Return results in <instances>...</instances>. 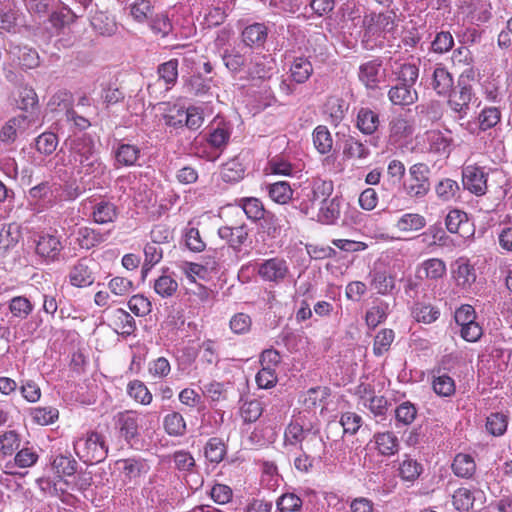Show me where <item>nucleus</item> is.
<instances>
[{
	"label": "nucleus",
	"mask_w": 512,
	"mask_h": 512,
	"mask_svg": "<svg viewBox=\"0 0 512 512\" xmlns=\"http://www.w3.org/2000/svg\"><path fill=\"white\" fill-rule=\"evenodd\" d=\"M67 152L63 149V163L74 173L93 178L102 177L107 170L96 149L94 138L89 134H82L69 138L64 142Z\"/></svg>",
	"instance_id": "obj_1"
},
{
	"label": "nucleus",
	"mask_w": 512,
	"mask_h": 512,
	"mask_svg": "<svg viewBox=\"0 0 512 512\" xmlns=\"http://www.w3.org/2000/svg\"><path fill=\"white\" fill-rule=\"evenodd\" d=\"M284 445L319 454H325L326 449L319 423L304 414L294 417L285 428Z\"/></svg>",
	"instance_id": "obj_2"
},
{
	"label": "nucleus",
	"mask_w": 512,
	"mask_h": 512,
	"mask_svg": "<svg viewBox=\"0 0 512 512\" xmlns=\"http://www.w3.org/2000/svg\"><path fill=\"white\" fill-rule=\"evenodd\" d=\"M496 182L498 185L506 182V176L501 169H492L478 165H467L462 170V183L464 189L476 196H483L488 191V181Z\"/></svg>",
	"instance_id": "obj_3"
},
{
	"label": "nucleus",
	"mask_w": 512,
	"mask_h": 512,
	"mask_svg": "<svg viewBox=\"0 0 512 512\" xmlns=\"http://www.w3.org/2000/svg\"><path fill=\"white\" fill-rule=\"evenodd\" d=\"M76 455L86 464L103 461L108 453L104 437L97 432H90L74 442Z\"/></svg>",
	"instance_id": "obj_4"
},
{
	"label": "nucleus",
	"mask_w": 512,
	"mask_h": 512,
	"mask_svg": "<svg viewBox=\"0 0 512 512\" xmlns=\"http://www.w3.org/2000/svg\"><path fill=\"white\" fill-rule=\"evenodd\" d=\"M429 166L425 163H415L408 169V177L403 182V191L411 199H422L430 191Z\"/></svg>",
	"instance_id": "obj_5"
},
{
	"label": "nucleus",
	"mask_w": 512,
	"mask_h": 512,
	"mask_svg": "<svg viewBox=\"0 0 512 512\" xmlns=\"http://www.w3.org/2000/svg\"><path fill=\"white\" fill-rule=\"evenodd\" d=\"M334 185L331 180L321 178L313 179L303 190V198L299 203V210L304 215H309L317 203H324L333 193Z\"/></svg>",
	"instance_id": "obj_6"
},
{
	"label": "nucleus",
	"mask_w": 512,
	"mask_h": 512,
	"mask_svg": "<svg viewBox=\"0 0 512 512\" xmlns=\"http://www.w3.org/2000/svg\"><path fill=\"white\" fill-rule=\"evenodd\" d=\"M36 243V254L46 264H51L60 260L61 252L64 248L61 236L55 230L53 232H42Z\"/></svg>",
	"instance_id": "obj_7"
},
{
	"label": "nucleus",
	"mask_w": 512,
	"mask_h": 512,
	"mask_svg": "<svg viewBox=\"0 0 512 512\" xmlns=\"http://www.w3.org/2000/svg\"><path fill=\"white\" fill-rule=\"evenodd\" d=\"M257 273L263 281L279 284L290 276V268L285 259L273 257L261 262L258 265Z\"/></svg>",
	"instance_id": "obj_8"
},
{
	"label": "nucleus",
	"mask_w": 512,
	"mask_h": 512,
	"mask_svg": "<svg viewBox=\"0 0 512 512\" xmlns=\"http://www.w3.org/2000/svg\"><path fill=\"white\" fill-rule=\"evenodd\" d=\"M141 421V414L133 410H125L115 416V426L126 443L132 444L134 440L138 439Z\"/></svg>",
	"instance_id": "obj_9"
},
{
	"label": "nucleus",
	"mask_w": 512,
	"mask_h": 512,
	"mask_svg": "<svg viewBox=\"0 0 512 512\" xmlns=\"http://www.w3.org/2000/svg\"><path fill=\"white\" fill-rule=\"evenodd\" d=\"M95 265V262L87 257L77 260L68 273L69 283L77 288L91 286L95 281Z\"/></svg>",
	"instance_id": "obj_10"
},
{
	"label": "nucleus",
	"mask_w": 512,
	"mask_h": 512,
	"mask_svg": "<svg viewBox=\"0 0 512 512\" xmlns=\"http://www.w3.org/2000/svg\"><path fill=\"white\" fill-rule=\"evenodd\" d=\"M385 77V69L381 58H374L360 64L358 79L368 90H376Z\"/></svg>",
	"instance_id": "obj_11"
},
{
	"label": "nucleus",
	"mask_w": 512,
	"mask_h": 512,
	"mask_svg": "<svg viewBox=\"0 0 512 512\" xmlns=\"http://www.w3.org/2000/svg\"><path fill=\"white\" fill-rule=\"evenodd\" d=\"M91 209V219L94 223L99 225L109 224L116 221L119 215L117 205L109 199L105 198H89Z\"/></svg>",
	"instance_id": "obj_12"
},
{
	"label": "nucleus",
	"mask_w": 512,
	"mask_h": 512,
	"mask_svg": "<svg viewBox=\"0 0 512 512\" xmlns=\"http://www.w3.org/2000/svg\"><path fill=\"white\" fill-rule=\"evenodd\" d=\"M54 185L48 181L41 182L28 191L29 204L34 206L37 211H44L52 207L56 202Z\"/></svg>",
	"instance_id": "obj_13"
},
{
	"label": "nucleus",
	"mask_w": 512,
	"mask_h": 512,
	"mask_svg": "<svg viewBox=\"0 0 512 512\" xmlns=\"http://www.w3.org/2000/svg\"><path fill=\"white\" fill-rule=\"evenodd\" d=\"M275 68V60L270 54L254 53L250 51V61L247 68V78H270Z\"/></svg>",
	"instance_id": "obj_14"
},
{
	"label": "nucleus",
	"mask_w": 512,
	"mask_h": 512,
	"mask_svg": "<svg viewBox=\"0 0 512 512\" xmlns=\"http://www.w3.org/2000/svg\"><path fill=\"white\" fill-rule=\"evenodd\" d=\"M473 96V89L469 84H459V90L447 96L448 106L457 114L458 120L467 116Z\"/></svg>",
	"instance_id": "obj_15"
},
{
	"label": "nucleus",
	"mask_w": 512,
	"mask_h": 512,
	"mask_svg": "<svg viewBox=\"0 0 512 512\" xmlns=\"http://www.w3.org/2000/svg\"><path fill=\"white\" fill-rule=\"evenodd\" d=\"M430 85L438 96L446 97L453 92V76L442 63H437L432 67Z\"/></svg>",
	"instance_id": "obj_16"
},
{
	"label": "nucleus",
	"mask_w": 512,
	"mask_h": 512,
	"mask_svg": "<svg viewBox=\"0 0 512 512\" xmlns=\"http://www.w3.org/2000/svg\"><path fill=\"white\" fill-rule=\"evenodd\" d=\"M389 101L395 106H411L418 101V92L414 86L396 83L387 92Z\"/></svg>",
	"instance_id": "obj_17"
},
{
	"label": "nucleus",
	"mask_w": 512,
	"mask_h": 512,
	"mask_svg": "<svg viewBox=\"0 0 512 512\" xmlns=\"http://www.w3.org/2000/svg\"><path fill=\"white\" fill-rule=\"evenodd\" d=\"M349 106V103L345 99L339 96H330L324 103L323 114L326 120L336 127L344 120Z\"/></svg>",
	"instance_id": "obj_18"
},
{
	"label": "nucleus",
	"mask_w": 512,
	"mask_h": 512,
	"mask_svg": "<svg viewBox=\"0 0 512 512\" xmlns=\"http://www.w3.org/2000/svg\"><path fill=\"white\" fill-rule=\"evenodd\" d=\"M269 28L266 23L255 22L247 25L241 33V40L246 47L261 48L267 41Z\"/></svg>",
	"instance_id": "obj_19"
},
{
	"label": "nucleus",
	"mask_w": 512,
	"mask_h": 512,
	"mask_svg": "<svg viewBox=\"0 0 512 512\" xmlns=\"http://www.w3.org/2000/svg\"><path fill=\"white\" fill-rule=\"evenodd\" d=\"M217 233L235 251H240L242 245L248 239V228L245 224L236 226L224 225L218 228Z\"/></svg>",
	"instance_id": "obj_20"
},
{
	"label": "nucleus",
	"mask_w": 512,
	"mask_h": 512,
	"mask_svg": "<svg viewBox=\"0 0 512 512\" xmlns=\"http://www.w3.org/2000/svg\"><path fill=\"white\" fill-rule=\"evenodd\" d=\"M391 74L396 83L414 86L419 77V67L414 63L396 60L391 66Z\"/></svg>",
	"instance_id": "obj_21"
},
{
	"label": "nucleus",
	"mask_w": 512,
	"mask_h": 512,
	"mask_svg": "<svg viewBox=\"0 0 512 512\" xmlns=\"http://www.w3.org/2000/svg\"><path fill=\"white\" fill-rule=\"evenodd\" d=\"M222 60L225 67L234 75L245 73L250 61V51L242 53L237 49L225 50L222 54Z\"/></svg>",
	"instance_id": "obj_22"
},
{
	"label": "nucleus",
	"mask_w": 512,
	"mask_h": 512,
	"mask_svg": "<svg viewBox=\"0 0 512 512\" xmlns=\"http://www.w3.org/2000/svg\"><path fill=\"white\" fill-rule=\"evenodd\" d=\"M446 264L442 259L430 258L421 262L416 269L419 280H438L446 274Z\"/></svg>",
	"instance_id": "obj_23"
},
{
	"label": "nucleus",
	"mask_w": 512,
	"mask_h": 512,
	"mask_svg": "<svg viewBox=\"0 0 512 512\" xmlns=\"http://www.w3.org/2000/svg\"><path fill=\"white\" fill-rule=\"evenodd\" d=\"M110 325L122 336H130L136 330L134 318L124 309H114L109 315Z\"/></svg>",
	"instance_id": "obj_24"
},
{
	"label": "nucleus",
	"mask_w": 512,
	"mask_h": 512,
	"mask_svg": "<svg viewBox=\"0 0 512 512\" xmlns=\"http://www.w3.org/2000/svg\"><path fill=\"white\" fill-rule=\"evenodd\" d=\"M373 441L380 455L389 457L397 454L400 449L398 437L390 431L378 432L373 436Z\"/></svg>",
	"instance_id": "obj_25"
},
{
	"label": "nucleus",
	"mask_w": 512,
	"mask_h": 512,
	"mask_svg": "<svg viewBox=\"0 0 512 512\" xmlns=\"http://www.w3.org/2000/svg\"><path fill=\"white\" fill-rule=\"evenodd\" d=\"M141 155L137 145L119 142L114 150L115 161L120 166H135Z\"/></svg>",
	"instance_id": "obj_26"
},
{
	"label": "nucleus",
	"mask_w": 512,
	"mask_h": 512,
	"mask_svg": "<svg viewBox=\"0 0 512 512\" xmlns=\"http://www.w3.org/2000/svg\"><path fill=\"white\" fill-rule=\"evenodd\" d=\"M456 268L453 270V277L457 286L462 289H468L476 281V271L468 260L460 258L455 263Z\"/></svg>",
	"instance_id": "obj_27"
},
{
	"label": "nucleus",
	"mask_w": 512,
	"mask_h": 512,
	"mask_svg": "<svg viewBox=\"0 0 512 512\" xmlns=\"http://www.w3.org/2000/svg\"><path fill=\"white\" fill-rule=\"evenodd\" d=\"M212 78H204L200 73H195L184 79L185 92L197 97L211 95Z\"/></svg>",
	"instance_id": "obj_28"
},
{
	"label": "nucleus",
	"mask_w": 512,
	"mask_h": 512,
	"mask_svg": "<svg viewBox=\"0 0 512 512\" xmlns=\"http://www.w3.org/2000/svg\"><path fill=\"white\" fill-rule=\"evenodd\" d=\"M379 115L368 107H362L358 110L356 126L365 135H372L379 126Z\"/></svg>",
	"instance_id": "obj_29"
},
{
	"label": "nucleus",
	"mask_w": 512,
	"mask_h": 512,
	"mask_svg": "<svg viewBox=\"0 0 512 512\" xmlns=\"http://www.w3.org/2000/svg\"><path fill=\"white\" fill-rule=\"evenodd\" d=\"M32 422L36 425L47 426L55 423L59 418V411L53 406H36L27 410Z\"/></svg>",
	"instance_id": "obj_30"
},
{
	"label": "nucleus",
	"mask_w": 512,
	"mask_h": 512,
	"mask_svg": "<svg viewBox=\"0 0 512 512\" xmlns=\"http://www.w3.org/2000/svg\"><path fill=\"white\" fill-rule=\"evenodd\" d=\"M343 154L349 159L364 160L369 157L370 150L368 146L361 142L357 137L348 135L344 139Z\"/></svg>",
	"instance_id": "obj_31"
},
{
	"label": "nucleus",
	"mask_w": 512,
	"mask_h": 512,
	"mask_svg": "<svg viewBox=\"0 0 512 512\" xmlns=\"http://www.w3.org/2000/svg\"><path fill=\"white\" fill-rule=\"evenodd\" d=\"M422 472L423 466L421 463L409 455H404L398 467V475L403 481L413 483L419 478Z\"/></svg>",
	"instance_id": "obj_32"
},
{
	"label": "nucleus",
	"mask_w": 512,
	"mask_h": 512,
	"mask_svg": "<svg viewBox=\"0 0 512 512\" xmlns=\"http://www.w3.org/2000/svg\"><path fill=\"white\" fill-rule=\"evenodd\" d=\"M370 286L378 294L388 295L396 287L395 277L385 271L370 273Z\"/></svg>",
	"instance_id": "obj_33"
},
{
	"label": "nucleus",
	"mask_w": 512,
	"mask_h": 512,
	"mask_svg": "<svg viewBox=\"0 0 512 512\" xmlns=\"http://www.w3.org/2000/svg\"><path fill=\"white\" fill-rule=\"evenodd\" d=\"M21 238L20 227L16 223L4 225L0 231V256H4Z\"/></svg>",
	"instance_id": "obj_34"
},
{
	"label": "nucleus",
	"mask_w": 512,
	"mask_h": 512,
	"mask_svg": "<svg viewBox=\"0 0 512 512\" xmlns=\"http://www.w3.org/2000/svg\"><path fill=\"white\" fill-rule=\"evenodd\" d=\"M339 216L340 199L338 197L328 199L322 203L317 214L318 221L326 225L334 224Z\"/></svg>",
	"instance_id": "obj_35"
},
{
	"label": "nucleus",
	"mask_w": 512,
	"mask_h": 512,
	"mask_svg": "<svg viewBox=\"0 0 512 512\" xmlns=\"http://www.w3.org/2000/svg\"><path fill=\"white\" fill-rule=\"evenodd\" d=\"M312 73V64L304 57L295 58L290 66V77L297 84L305 83L311 77Z\"/></svg>",
	"instance_id": "obj_36"
},
{
	"label": "nucleus",
	"mask_w": 512,
	"mask_h": 512,
	"mask_svg": "<svg viewBox=\"0 0 512 512\" xmlns=\"http://www.w3.org/2000/svg\"><path fill=\"white\" fill-rule=\"evenodd\" d=\"M106 240V234L90 227H80L77 231V243L83 249H91Z\"/></svg>",
	"instance_id": "obj_37"
},
{
	"label": "nucleus",
	"mask_w": 512,
	"mask_h": 512,
	"mask_svg": "<svg viewBox=\"0 0 512 512\" xmlns=\"http://www.w3.org/2000/svg\"><path fill=\"white\" fill-rule=\"evenodd\" d=\"M116 465L118 470L129 480L137 478L147 471V465L141 459H121L116 462Z\"/></svg>",
	"instance_id": "obj_38"
},
{
	"label": "nucleus",
	"mask_w": 512,
	"mask_h": 512,
	"mask_svg": "<svg viewBox=\"0 0 512 512\" xmlns=\"http://www.w3.org/2000/svg\"><path fill=\"white\" fill-rule=\"evenodd\" d=\"M427 140L431 151L441 155L450 154L453 140L443 132L432 130L427 134Z\"/></svg>",
	"instance_id": "obj_39"
},
{
	"label": "nucleus",
	"mask_w": 512,
	"mask_h": 512,
	"mask_svg": "<svg viewBox=\"0 0 512 512\" xmlns=\"http://www.w3.org/2000/svg\"><path fill=\"white\" fill-rule=\"evenodd\" d=\"M412 316L417 322L431 324L440 317V310L424 302H416L412 308Z\"/></svg>",
	"instance_id": "obj_40"
},
{
	"label": "nucleus",
	"mask_w": 512,
	"mask_h": 512,
	"mask_svg": "<svg viewBox=\"0 0 512 512\" xmlns=\"http://www.w3.org/2000/svg\"><path fill=\"white\" fill-rule=\"evenodd\" d=\"M501 118L502 112L500 108L494 106L484 107L477 116L480 130L486 132L495 128L501 122Z\"/></svg>",
	"instance_id": "obj_41"
},
{
	"label": "nucleus",
	"mask_w": 512,
	"mask_h": 512,
	"mask_svg": "<svg viewBox=\"0 0 512 512\" xmlns=\"http://www.w3.org/2000/svg\"><path fill=\"white\" fill-rule=\"evenodd\" d=\"M454 474L461 478H470L476 470V464L472 456L459 453L452 463Z\"/></svg>",
	"instance_id": "obj_42"
},
{
	"label": "nucleus",
	"mask_w": 512,
	"mask_h": 512,
	"mask_svg": "<svg viewBox=\"0 0 512 512\" xmlns=\"http://www.w3.org/2000/svg\"><path fill=\"white\" fill-rule=\"evenodd\" d=\"M227 453L226 445L221 438H210L204 447L205 458L213 464H219Z\"/></svg>",
	"instance_id": "obj_43"
},
{
	"label": "nucleus",
	"mask_w": 512,
	"mask_h": 512,
	"mask_svg": "<svg viewBox=\"0 0 512 512\" xmlns=\"http://www.w3.org/2000/svg\"><path fill=\"white\" fill-rule=\"evenodd\" d=\"M26 117L19 115L9 119L0 129V141L4 144H11L17 138V131L22 128Z\"/></svg>",
	"instance_id": "obj_44"
},
{
	"label": "nucleus",
	"mask_w": 512,
	"mask_h": 512,
	"mask_svg": "<svg viewBox=\"0 0 512 512\" xmlns=\"http://www.w3.org/2000/svg\"><path fill=\"white\" fill-rule=\"evenodd\" d=\"M426 219L417 213H405L396 222V228L401 232H413L424 228Z\"/></svg>",
	"instance_id": "obj_45"
},
{
	"label": "nucleus",
	"mask_w": 512,
	"mask_h": 512,
	"mask_svg": "<svg viewBox=\"0 0 512 512\" xmlns=\"http://www.w3.org/2000/svg\"><path fill=\"white\" fill-rule=\"evenodd\" d=\"M460 187L457 181L450 178L441 179L435 186V193L442 202H449L457 197Z\"/></svg>",
	"instance_id": "obj_46"
},
{
	"label": "nucleus",
	"mask_w": 512,
	"mask_h": 512,
	"mask_svg": "<svg viewBox=\"0 0 512 512\" xmlns=\"http://www.w3.org/2000/svg\"><path fill=\"white\" fill-rule=\"evenodd\" d=\"M166 433L170 436H183L186 433V421L178 412L167 414L163 420Z\"/></svg>",
	"instance_id": "obj_47"
},
{
	"label": "nucleus",
	"mask_w": 512,
	"mask_h": 512,
	"mask_svg": "<svg viewBox=\"0 0 512 512\" xmlns=\"http://www.w3.org/2000/svg\"><path fill=\"white\" fill-rule=\"evenodd\" d=\"M127 394L142 405H149L153 399L152 393L140 380H133L128 383Z\"/></svg>",
	"instance_id": "obj_48"
},
{
	"label": "nucleus",
	"mask_w": 512,
	"mask_h": 512,
	"mask_svg": "<svg viewBox=\"0 0 512 512\" xmlns=\"http://www.w3.org/2000/svg\"><path fill=\"white\" fill-rule=\"evenodd\" d=\"M270 198L279 204H286L292 199L293 190L286 181H278L268 185Z\"/></svg>",
	"instance_id": "obj_49"
},
{
	"label": "nucleus",
	"mask_w": 512,
	"mask_h": 512,
	"mask_svg": "<svg viewBox=\"0 0 512 512\" xmlns=\"http://www.w3.org/2000/svg\"><path fill=\"white\" fill-rule=\"evenodd\" d=\"M313 143L317 151L327 154L333 147V139L330 131L324 125L317 126L313 131Z\"/></svg>",
	"instance_id": "obj_50"
},
{
	"label": "nucleus",
	"mask_w": 512,
	"mask_h": 512,
	"mask_svg": "<svg viewBox=\"0 0 512 512\" xmlns=\"http://www.w3.org/2000/svg\"><path fill=\"white\" fill-rule=\"evenodd\" d=\"M267 169L270 174L280 176H293L297 173L296 167L281 155L272 157L268 161Z\"/></svg>",
	"instance_id": "obj_51"
},
{
	"label": "nucleus",
	"mask_w": 512,
	"mask_h": 512,
	"mask_svg": "<svg viewBox=\"0 0 512 512\" xmlns=\"http://www.w3.org/2000/svg\"><path fill=\"white\" fill-rule=\"evenodd\" d=\"M144 257L142 274L145 277L151 268L162 260L163 250L159 245L149 242L144 247Z\"/></svg>",
	"instance_id": "obj_52"
},
{
	"label": "nucleus",
	"mask_w": 512,
	"mask_h": 512,
	"mask_svg": "<svg viewBox=\"0 0 512 512\" xmlns=\"http://www.w3.org/2000/svg\"><path fill=\"white\" fill-rule=\"evenodd\" d=\"M239 206L242 208L247 218L252 221H257L264 217V206L257 198H242L239 200Z\"/></svg>",
	"instance_id": "obj_53"
},
{
	"label": "nucleus",
	"mask_w": 512,
	"mask_h": 512,
	"mask_svg": "<svg viewBox=\"0 0 512 512\" xmlns=\"http://www.w3.org/2000/svg\"><path fill=\"white\" fill-rule=\"evenodd\" d=\"M178 60L170 59L167 62H164L158 66L157 73L159 79L163 80L167 85V88H170L175 85L178 79Z\"/></svg>",
	"instance_id": "obj_54"
},
{
	"label": "nucleus",
	"mask_w": 512,
	"mask_h": 512,
	"mask_svg": "<svg viewBox=\"0 0 512 512\" xmlns=\"http://www.w3.org/2000/svg\"><path fill=\"white\" fill-rule=\"evenodd\" d=\"M231 130L226 124L213 128L207 137V141L215 149L222 150L230 140Z\"/></svg>",
	"instance_id": "obj_55"
},
{
	"label": "nucleus",
	"mask_w": 512,
	"mask_h": 512,
	"mask_svg": "<svg viewBox=\"0 0 512 512\" xmlns=\"http://www.w3.org/2000/svg\"><path fill=\"white\" fill-rule=\"evenodd\" d=\"M508 417L500 412L491 413L486 419V430L493 436H501L507 430Z\"/></svg>",
	"instance_id": "obj_56"
},
{
	"label": "nucleus",
	"mask_w": 512,
	"mask_h": 512,
	"mask_svg": "<svg viewBox=\"0 0 512 512\" xmlns=\"http://www.w3.org/2000/svg\"><path fill=\"white\" fill-rule=\"evenodd\" d=\"M302 499L295 493H284L276 501L277 512H300Z\"/></svg>",
	"instance_id": "obj_57"
},
{
	"label": "nucleus",
	"mask_w": 512,
	"mask_h": 512,
	"mask_svg": "<svg viewBox=\"0 0 512 512\" xmlns=\"http://www.w3.org/2000/svg\"><path fill=\"white\" fill-rule=\"evenodd\" d=\"M34 306L30 300L24 296L13 297L9 302V310L14 317L26 319L33 311Z\"/></svg>",
	"instance_id": "obj_58"
},
{
	"label": "nucleus",
	"mask_w": 512,
	"mask_h": 512,
	"mask_svg": "<svg viewBox=\"0 0 512 512\" xmlns=\"http://www.w3.org/2000/svg\"><path fill=\"white\" fill-rule=\"evenodd\" d=\"M252 327L251 317L243 312L235 313L229 320V328L235 335H246Z\"/></svg>",
	"instance_id": "obj_59"
},
{
	"label": "nucleus",
	"mask_w": 512,
	"mask_h": 512,
	"mask_svg": "<svg viewBox=\"0 0 512 512\" xmlns=\"http://www.w3.org/2000/svg\"><path fill=\"white\" fill-rule=\"evenodd\" d=\"M245 174L244 166L237 160L232 159L224 164L221 177L223 181L229 183H235L243 179Z\"/></svg>",
	"instance_id": "obj_60"
},
{
	"label": "nucleus",
	"mask_w": 512,
	"mask_h": 512,
	"mask_svg": "<svg viewBox=\"0 0 512 512\" xmlns=\"http://www.w3.org/2000/svg\"><path fill=\"white\" fill-rule=\"evenodd\" d=\"M434 392L441 397H450L455 393V382L447 374L435 375L432 381Z\"/></svg>",
	"instance_id": "obj_61"
},
{
	"label": "nucleus",
	"mask_w": 512,
	"mask_h": 512,
	"mask_svg": "<svg viewBox=\"0 0 512 512\" xmlns=\"http://www.w3.org/2000/svg\"><path fill=\"white\" fill-rule=\"evenodd\" d=\"M178 289V283L172 276L163 274L154 281V291L161 297H171Z\"/></svg>",
	"instance_id": "obj_62"
},
{
	"label": "nucleus",
	"mask_w": 512,
	"mask_h": 512,
	"mask_svg": "<svg viewBox=\"0 0 512 512\" xmlns=\"http://www.w3.org/2000/svg\"><path fill=\"white\" fill-rule=\"evenodd\" d=\"M395 334L391 329L380 330L375 338L373 344V352L376 356H382L386 353L394 341Z\"/></svg>",
	"instance_id": "obj_63"
},
{
	"label": "nucleus",
	"mask_w": 512,
	"mask_h": 512,
	"mask_svg": "<svg viewBox=\"0 0 512 512\" xmlns=\"http://www.w3.org/2000/svg\"><path fill=\"white\" fill-rule=\"evenodd\" d=\"M241 417L246 423L257 421L263 413V406L260 400L252 399L245 401L241 406Z\"/></svg>",
	"instance_id": "obj_64"
}]
</instances>
